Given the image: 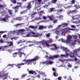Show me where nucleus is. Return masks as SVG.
Returning <instances> with one entry per match:
<instances>
[{
	"mask_svg": "<svg viewBox=\"0 0 80 80\" xmlns=\"http://www.w3.org/2000/svg\"><path fill=\"white\" fill-rule=\"evenodd\" d=\"M53 42V39L51 38H49V40L48 41L43 40L40 42V43H41L43 47H52V46H54L55 48H51L50 49L51 50H55L57 49V47L56 46V45L55 44L50 45L48 43H50Z\"/></svg>",
	"mask_w": 80,
	"mask_h": 80,
	"instance_id": "f257e3e1",
	"label": "nucleus"
},
{
	"mask_svg": "<svg viewBox=\"0 0 80 80\" xmlns=\"http://www.w3.org/2000/svg\"><path fill=\"white\" fill-rule=\"evenodd\" d=\"M18 31L20 32L21 34L23 35L22 36V37H40V36L42 35V34H40L39 33H37V34L35 35L31 36V32H29L26 35H25L26 33H27V32H26V30L24 29H19L18 30Z\"/></svg>",
	"mask_w": 80,
	"mask_h": 80,
	"instance_id": "f03ea898",
	"label": "nucleus"
},
{
	"mask_svg": "<svg viewBox=\"0 0 80 80\" xmlns=\"http://www.w3.org/2000/svg\"><path fill=\"white\" fill-rule=\"evenodd\" d=\"M39 58H40V57L38 56H36L34 58L32 59H24L22 60V62H26V63H26V64H27V65H29V64H30V63H32L33 61H35V60H38V59H39Z\"/></svg>",
	"mask_w": 80,
	"mask_h": 80,
	"instance_id": "7ed1b4c3",
	"label": "nucleus"
},
{
	"mask_svg": "<svg viewBox=\"0 0 80 80\" xmlns=\"http://www.w3.org/2000/svg\"><path fill=\"white\" fill-rule=\"evenodd\" d=\"M67 39L65 40L63 39H61V40L62 42L64 43H70V35H68L67 36Z\"/></svg>",
	"mask_w": 80,
	"mask_h": 80,
	"instance_id": "20e7f679",
	"label": "nucleus"
},
{
	"mask_svg": "<svg viewBox=\"0 0 80 80\" xmlns=\"http://www.w3.org/2000/svg\"><path fill=\"white\" fill-rule=\"evenodd\" d=\"M65 29L66 30H65L64 31H63V32H61L62 33V36L63 35V33H68L70 32V28H66Z\"/></svg>",
	"mask_w": 80,
	"mask_h": 80,
	"instance_id": "39448f33",
	"label": "nucleus"
},
{
	"mask_svg": "<svg viewBox=\"0 0 80 80\" xmlns=\"http://www.w3.org/2000/svg\"><path fill=\"white\" fill-rule=\"evenodd\" d=\"M63 31H64V29H61L60 31H59L57 30L55 32V33L57 35H61L62 36V32H63Z\"/></svg>",
	"mask_w": 80,
	"mask_h": 80,
	"instance_id": "423d86ee",
	"label": "nucleus"
},
{
	"mask_svg": "<svg viewBox=\"0 0 80 80\" xmlns=\"http://www.w3.org/2000/svg\"><path fill=\"white\" fill-rule=\"evenodd\" d=\"M68 25V24L67 23H64L62 25H59L58 27L56 28V30H58V29H59L60 27H63V28H64L65 27L67 26Z\"/></svg>",
	"mask_w": 80,
	"mask_h": 80,
	"instance_id": "0eeeda50",
	"label": "nucleus"
},
{
	"mask_svg": "<svg viewBox=\"0 0 80 80\" xmlns=\"http://www.w3.org/2000/svg\"><path fill=\"white\" fill-rule=\"evenodd\" d=\"M63 50L65 51L66 54L67 55V56L68 57V55L69 54V53H70V50H68L67 48L64 47L63 48Z\"/></svg>",
	"mask_w": 80,
	"mask_h": 80,
	"instance_id": "6e6552de",
	"label": "nucleus"
},
{
	"mask_svg": "<svg viewBox=\"0 0 80 80\" xmlns=\"http://www.w3.org/2000/svg\"><path fill=\"white\" fill-rule=\"evenodd\" d=\"M53 63V62L51 61H46L42 62V64H45L46 65H47V64H48V65H52Z\"/></svg>",
	"mask_w": 80,
	"mask_h": 80,
	"instance_id": "1a4fd4ad",
	"label": "nucleus"
},
{
	"mask_svg": "<svg viewBox=\"0 0 80 80\" xmlns=\"http://www.w3.org/2000/svg\"><path fill=\"white\" fill-rule=\"evenodd\" d=\"M8 76V73L7 74H4V75L3 76H2V73L0 72V78H2V77L4 78V79H6L7 78V77Z\"/></svg>",
	"mask_w": 80,
	"mask_h": 80,
	"instance_id": "9d476101",
	"label": "nucleus"
},
{
	"mask_svg": "<svg viewBox=\"0 0 80 80\" xmlns=\"http://www.w3.org/2000/svg\"><path fill=\"white\" fill-rule=\"evenodd\" d=\"M8 43H9V45H6L3 47V48H8L9 47H11V46H12L13 45V42H8Z\"/></svg>",
	"mask_w": 80,
	"mask_h": 80,
	"instance_id": "9b49d317",
	"label": "nucleus"
},
{
	"mask_svg": "<svg viewBox=\"0 0 80 80\" xmlns=\"http://www.w3.org/2000/svg\"><path fill=\"white\" fill-rule=\"evenodd\" d=\"M79 51H80V50H79L78 49H77L75 50H74L73 52L76 56H77V57H78L80 58V57L79 56H78V55L77 54V52H79Z\"/></svg>",
	"mask_w": 80,
	"mask_h": 80,
	"instance_id": "f8f14e48",
	"label": "nucleus"
},
{
	"mask_svg": "<svg viewBox=\"0 0 80 80\" xmlns=\"http://www.w3.org/2000/svg\"><path fill=\"white\" fill-rule=\"evenodd\" d=\"M52 71H55V72L53 73V75L54 77H57L58 76V74L57 73V71H56V69L54 68H52Z\"/></svg>",
	"mask_w": 80,
	"mask_h": 80,
	"instance_id": "ddd939ff",
	"label": "nucleus"
},
{
	"mask_svg": "<svg viewBox=\"0 0 80 80\" xmlns=\"http://www.w3.org/2000/svg\"><path fill=\"white\" fill-rule=\"evenodd\" d=\"M28 9H30L31 8H32V5H31V2H29L28 3V6L27 7Z\"/></svg>",
	"mask_w": 80,
	"mask_h": 80,
	"instance_id": "4468645a",
	"label": "nucleus"
},
{
	"mask_svg": "<svg viewBox=\"0 0 80 80\" xmlns=\"http://www.w3.org/2000/svg\"><path fill=\"white\" fill-rule=\"evenodd\" d=\"M28 72L29 74H34L35 75H37V73L35 72L33 70L30 71H28Z\"/></svg>",
	"mask_w": 80,
	"mask_h": 80,
	"instance_id": "2eb2a0df",
	"label": "nucleus"
},
{
	"mask_svg": "<svg viewBox=\"0 0 80 80\" xmlns=\"http://www.w3.org/2000/svg\"><path fill=\"white\" fill-rule=\"evenodd\" d=\"M47 27L46 26H40L39 27V30H43L44 29V28H46Z\"/></svg>",
	"mask_w": 80,
	"mask_h": 80,
	"instance_id": "dca6fc26",
	"label": "nucleus"
},
{
	"mask_svg": "<svg viewBox=\"0 0 80 80\" xmlns=\"http://www.w3.org/2000/svg\"><path fill=\"white\" fill-rule=\"evenodd\" d=\"M70 38H73V39H77V35H75L74 36L72 35L70 36Z\"/></svg>",
	"mask_w": 80,
	"mask_h": 80,
	"instance_id": "f3484780",
	"label": "nucleus"
},
{
	"mask_svg": "<svg viewBox=\"0 0 80 80\" xmlns=\"http://www.w3.org/2000/svg\"><path fill=\"white\" fill-rule=\"evenodd\" d=\"M74 7L76 9H79L80 8V6L78 5V3H77V4L74 5Z\"/></svg>",
	"mask_w": 80,
	"mask_h": 80,
	"instance_id": "a211bd4d",
	"label": "nucleus"
},
{
	"mask_svg": "<svg viewBox=\"0 0 80 80\" xmlns=\"http://www.w3.org/2000/svg\"><path fill=\"white\" fill-rule=\"evenodd\" d=\"M19 7H20L19 6H17L16 7H13V9H15V12H17V10L18 9V8H19Z\"/></svg>",
	"mask_w": 80,
	"mask_h": 80,
	"instance_id": "6ab92c4d",
	"label": "nucleus"
},
{
	"mask_svg": "<svg viewBox=\"0 0 80 80\" xmlns=\"http://www.w3.org/2000/svg\"><path fill=\"white\" fill-rule=\"evenodd\" d=\"M37 26H33L30 25L29 26V28H33V29H36L37 28Z\"/></svg>",
	"mask_w": 80,
	"mask_h": 80,
	"instance_id": "aec40b11",
	"label": "nucleus"
},
{
	"mask_svg": "<svg viewBox=\"0 0 80 80\" xmlns=\"http://www.w3.org/2000/svg\"><path fill=\"white\" fill-rule=\"evenodd\" d=\"M46 57L47 58V59H48V58H50V59H53L54 58V56H50L49 57H48V56H46Z\"/></svg>",
	"mask_w": 80,
	"mask_h": 80,
	"instance_id": "412c9836",
	"label": "nucleus"
},
{
	"mask_svg": "<svg viewBox=\"0 0 80 80\" xmlns=\"http://www.w3.org/2000/svg\"><path fill=\"white\" fill-rule=\"evenodd\" d=\"M48 18L50 19V20H53V19L54 18V16H48Z\"/></svg>",
	"mask_w": 80,
	"mask_h": 80,
	"instance_id": "4be33fe9",
	"label": "nucleus"
},
{
	"mask_svg": "<svg viewBox=\"0 0 80 80\" xmlns=\"http://www.w3.org/2000/svg\"><path fill=\"white\" fill-rule=\"evenodd\" d=\"M78 12V11H77L76 10H73L72 11H71V13H77V12Z\"/></svg>",
	"mask_w": 80,
	"mask_h": 80,
	"instance_id": "5701e85b",
	"label": "nucleus"
},
{
	"mask_svg": "<svg viewBox=\"0 0 80 80\" xmlns=\"http://www.w3.org/2000/svg\"><path fill=\"white\" fill-rule=\"evenodd\" d=\"M59 60H60L61 62H63L64 63H67V60H62V59H59Z\"/></svg>",
	"mask_w": 80,
	"mask_h": 80,
	"instance_id": "b1692460",
	"label": "nucleus"
},
{
	"mask_svg": "<svg viewBox=\"0 0 80 80\" xmlns=\"http://www.w3.org/2000/svg\"><path fill=\"white\" fill-rule=\"evenodd\" d=\"M57 0H52V1L51 2L53 4H55L57 3Z\"/></svg>",
	"mask_w": 80,
	"mask_h": 80,
	"instance_id": "393cba45",
	"label": "nucleus"
},
{
	"mask_svg": "<svg viewBox=\"0 0 80 80\" xmlns=\"http://www.w3.org/2000/svg\"><path fill=\"white\" fill-rule=\"evenodd\" d=\"M23 49V48H22L20 49H17L14 50H12V51H13V50H18V52H21V51H22V49Z\"/></svg>",
	"mask_w": 80,
	"mask_h": 80,
	"instance_id": "a878e982",
	"label": "nucleus"
},
{
	"mask_svg": "<svg viewBox=\"0 0 80 80\" xmlns=\"http://www.w3.org/2000/svg\"><path fill=\"white\" fill-rule=\"evenodd\" d=\"M43 13H44L43 11H41L39 13V14L40 16H42Z\"/></svg>",
	"mask_w": 80,
	"mask_h": 80,
	"instance_id": "bb28decb",
	"label": "nucleus"
},
{
	"mask_svg": "<svg viewBox=\"0 0 80 80\" xmlns=\"http://www.w3.org/2000/svg\"><path fill=\"white\" fill-rule=\"evenodd\" d=\"M27 63H23V62L21 63H20L18 64V65H19V66H22V65H24L25 64H26Z\"/></svg>",
	"mask_w": 80,
	"mask_h": 80,
	"instance_id": "cd10ccee",
	"label": "nucleus"
},
{
	"mask_svg": "<svg viewBox=\"0 0 80 80\" xmlns=\"http://www.w3.org/2000/svg\"><path fill=\"white\" fill-rule=\"evenodd\" d=\"M18 53L19 54V57H20V58H21V57H22V56L23 54V53L22 52H19Z\"/></svg>",
	"mask_w": 80,
	"mask_h": 80,
	"instance_id": "c85d7f7f",
	"label": "nucleus"
},
{
	"mask_svg": "<svg viewBox=\"0 0 80 80\" xmlns=\"http://www.w3.org/2000/svg\"><path fill=\"white\" fill-rule=\"evenodd\" d=\"M11 1L13 3H17L16 0H11Z\"/></svg>",
	"mask_w": 80,
	"mask_h": 80,
	"instance_id": "c756f323",
	"label": "nucleus"
},
{
	"mask_svg": "<svg viewBox=\"0 0 80 80\" xmlns=\"http://www.w3.org/2000/svg\"><path fill=\"white\" fill-rule=\"evenodd\" d=\"M54 9V8H51L50 9V10L49 11V13H51V12H52V11H53V10Z\"/></svg>",
	"mask_w": 80,
	"mask_h": 80,
	"instance_id": "7c9ffc66",
	"label": "nucleus"
},
{
	"mask_svg": "<svg viewBox=\"0 0 80 80\" xmlns=\"http://www.w3.org/2000/svg\"><path fill=\"white\" fill-rule=\"evenodd\" d=\"M1 20H2L3 21H4V22H7V20H6V18H1Z\"/></svg>",
	"mask_w": 80,
	"mask_h": 80,
	"instance_id": "2f4dec72",
	"label": "nucleus"
},
{
	"mask_svg": "<svg viewBox=\"0 0 80 80\" xmlns=\"http://www.w3.org/2000/svg\"><path fill=\"white\" fill-rule=\"evenodd\" d=\"M61 57H67L68 56L65 54H61Z\"/></svg>",
	"mask_w": 80,
	"mask_h": 80,
	"instance_id": "473e14b6",
	"label": "nucleus"
},
{
	"mask_svg": "<svg viewBox=\"0 0 80 80\" xmlns=\"http://www.w3.org/2000/svg\"><path fill=\"white\" fill-rule=\"evenodd\" d=\"M17 31L10 32V33H12V34L15 33H17Z\"/></svg>",
	"mask_w": 80,
	"mask_h": 80,
	"instance_id": "72a5a7b5",
	"label": "nucleus"
},
{
	"mask_svg": "<svg viewBox=\"0 0 80 80\" xmlns=\"http://www.w3.org/2000/svg\"><path fill=\"white\" fill-rule=\"evenodd\" d=\"M66 5H67L68 7H64V8H70V6H68V4H66Z\"/></svg>",
	"mask_w": 80,
	"mask_h": 80,
	"instance_id": "f704fd0d",
	"label": "nucleus"
},
{
	"mask_svg": "<svg viewBox=\"0 0 80 80\" xmlns=\"http://www.w3.org/2000/svg\"><path fill=\"white\" fill-rule=\"evenodd\" d=\"M22 18L21 17H18V20H19V21H21V20H22Z\"/></svg>",
	"mask_w": 80,
	"mask_h": 80,
	"instance_id": "c9c22d12",
	"label": "nucleus"
},
{
	"mask_svg": "<svg viewBox=\"0 0 80 80\" xmlns=\"http://www.w3.org/2000/svg\"><path fill=\"white\" fill-rule=\"evenodd\" d=\"M54 58H58L59 57V55H56L54 56Z\"/></svg>",
	"mask_w": 80,
	"mask_h": 80,
	"instance_id": "e433bc0d",
	"label": "nucleus"
},
{
	"mask_svg": "<svg viewBox=\"0 0 80 80\" xmlns=\"http://www.w3.org/2000/svg\"><path fill=\"white\" fill-rule=\"evenodd\" d=\"M42 18H41V17H39V18H36V20H41Z\"/></svg>",
	"mask_w": 80,
	"mask_h": 80,
	"instance_id": "4c0bfd02",
	"label": "nucleus"
},
{
	"mask_svg": "<svg viewBox=\"0 0 80 80\" xmlns=\"http://www.w3.org/2000/svg\"><path fill=\"white\" fill-rule=\"evenodd\" d=\"M57 17H58V18H59L60 20H61V18H63V16L61 15L59 17L57 16Z\"/></svg>",
	"mask_w": 80,
	"mask_h": 80,
	"instance_id": "58836bf2",
	"label": "nucleus"
},
{
	"mask_svg": "<svg viewBox=\"0 0 80 80\" xmlns=\"http://www.w3.org/2000/svg\"><path fill=\"white\" fill-rule=\"evenodd\" d=\"M39 3H40L42 0H36Z\"/></svg>",
	"mask_w": 80,
	"mask_h": 80,
	"instance_id": "ea45409f",
	"label": "nucleus"
},
{
	"mask_svg": "<svg viewBox=\"0 0 80 80\" xmlns=\"http://www.w3.org/2000/svg\"><path fill=\"white\" fill-rule=\"evenodd\" d=\"M25 40L22 41V40H20V41H19V42L20 43H23V42H25Z\"/></svg>",
	"mask_w": 80,
	"mask_h": 80,
	"instance_id": "a19ab883",
	"label": "nucleus"
},
{
	"mask_svg": "<svg viewBox=\"0 0 80 80\" xmlns=\"http://www.w3.org/2000/svg\"><path fill=\"white\" fill-rule=\"evenodd\" d=\"M57 11L58 12H62V11H63V9H61L60 10H58Z\"/></svg>",
	"mask_w": 80,
	"mask_h": 80,
	"instance_id": "79ce46f5",
	"label": "nucleus"
},
{
	"mask_svg": "<svg viewBox=\"0 0 80 80\" xmlns=\"http://www.w3.org/2000/svg\"><path fill=\"white\" fill-rule=\"evenodd\" d=\"M75 1L74 0H72V4H74V3H75Z\"/></svg>",
	"mask_w": 80,
	"mask_h": 80,
	"instance_id": "37998d69",
	"label": "nucleus"
},
{
	"mask_svg": "<svg viewBox=\"0 0 80 80\" xmlns=\"http://www.w3.org/2000/svg\"><path fill=\"white\" fill-rule=\"evenodd\" d=\"M0 43H3V41L2 39L0 40Z\"/></svg>",
	"mask_w": 80,
	"mask_h": 80,
	"instance_id": "c03bdc74",
	"label": "nucleus"
},
{
	"mask_svg": "<svg viewBox=\"0 0 80 80\" xmlns=\"http://www.w3.org/2000/svg\"><path fill=\"white\" fill-rule=\"evenodd\" d=\"M47 17L46 16H42V18H43V19H47Z\"/></svg>",
	"mask_w": 80,
	"mask_h": 80,
	"instance_id": "a18cd8bd",
	"label": "nucleus"
},
{
	"mask_svg": "<svg viewBox=\"0 0 80 80\" xmlns=\"http://www.w3.org/2000/svg\"><path fill=\"white\" fill-rule=\"evenodd\" d=\"M71 44H72V45H75L76 44V43L74 42H72V41H71Z\"/></svg>",
	"mask_w": 80,
	"mask_h": 80,
	"instance_id": "49530a36",
	"label": "nucleus"
},
{
	"mask_svg": "<svg viewBox=\"0 0 80 80\" xmlns=\"http://www.w3.org/2000/svg\"><path fill=\"white\" fill-rule=\"evenodd\" d=\"M48 6H49V5H46L43 6V7H44V8H45V7H48Z\"/></svg>",
	"mask_w": 80,
	"mask_h": 80,
	"instance_id": "de8ad7c7",
	"label": "nucleus"
},
{
	"mask_svg": "<svg viewBox=\"0 0 80 80\" xmlns=\"http://www.w3.org/2000/svg\"><path fill=\"white\" fill-rule=\"evenodd\" d=\"M22 25V23H18L16 25V26H20V25Z\"/></svg>",
	"mask_w": 80,
	"mask_h": 80,
	"instance_id": "09e8293b",
	"label": "nucleus"
},
{
	"mask_svg": "<svg viewBox=\"0 0 80 80\" xmlns=\"http://www.w3.org/2000/svg\"><path fill=\"white\" fill-rule=\"evenodd\" d=\"M50 33H48V34H47L46 35V36L47 37H49L50 36Z\"/></svg>",
	"mask_w": 80,
	"mask_h": 80,
	"instance_id": "8fccbe9b",
	"label": "nucleus"
},
{
	"mask_svg": "<svg viewBox=\"0 0 80 80\" xmlns=\"http://www.w3.org/2000/svg\"><path fill=\"white\" fill-rule=\"evenodd\" d=\"M53 27V26L52 25H50L48 26V28H52Z\"/></svg>",
	"mask_w": 80,
	"mask_h": 80,
	"instance_id": "3c124183",
	"label": "nucleus"
},
{
	"mask_svg": "<svg viewBox=\"0 0 80 80\" xmlns=\"http://www.w3.org/2000/svg\"><path fill=\"white\" fill-rule=\"evenodd\" d=\"M8 12L9 13V14H10V15H11V14H12V11L10 10H9Z\"/></svg>",
	"mask_w": 80,
	"mask_h": 80,
	"instance_id": "603ef678",
	"label": "nucleus"
},
{
	"mask_svg": "<svg viewBox=\"0 0 80 80\" xmlns=\"http://www.w3.org/2000/svg\"><path fill=\"white\" fill-rule=\"evenodd\" d=\"M53 22L54 23H57V20H54L53 21Z\"/></svg>",
	"mask_w": 80,
	"mask_h": 80,
	"instance_id": "864d4df0",
	"label": "nucleus"
},
{
	"mask_svg": "<svg viewBox=\"0 0 80 80\" xmlns=\"http://www.w3.org/2000/svg\"><path fill=\"white\" fill-rule=\"evenodd\" d=\"M6 37H7V35H6V34L3 36V37L4 38H6Z\"/></svg>",
	"mask_w": 80,
	"mask_h": 80,
	"instance_id": "5fc2aeb1",
	"label": "nucleus"
},
{
	"mask_svg": "<svg viewBox=\"0 0 80 80\" xmlns=\"http://www.w3.org/2000/svg\"><path fill=\"white\" fill-rule=\"evenodd\" d=\"M18 20V17L17 18L16 17V18H14L13 20Z\"/></svg>",
	"mask_w": 80,
	"mask_h": 80,
	"instance_id": "6e6d98bb",
	"label": "nucleus"
},
{
	"mask_svg": "<svg viewBox=\"0 0 80 80\" xmlns=\"http://www.w3.org/2000/svg\"><path fill=\"white\" fill-rule=\"evenodd\" d=\"M62 79V77H59L58 78V80H61V79Z\"/></svg>",
	"mask_w": 80,
	"mask_h": 80,
	"instance_id": "4d7b16f0",
	"label": "nucleus"
},
{
	"mask_svg": "<svg viewBox=\"0 0 80 80\" xmlns=\"http://www.w3.org/2000/svg\"><path fill=\"white\" fill-rule=\"evenodd\" d=\"M25 76H26V74H23L22 76V77L23 78V77H25Z\"/></svg>",
	"mask_w": 80,
	"mask_h": 80,
	"instance_id": "13d9d810",
	"label": "nucleus"
},
{
	"mask_svg": "<svg viewBox=\"0 0 80 80\" xmlns=\"http://www.w3.org/2000/svg\"><path fill=\"white\" fill-rule=\"evenodd\" d=\"M4 50H5V49L2 48H1V51H4Z\"/></svg>",
	"mask_w": 80,
	"mask_h": 80,
	"instance_id": "bf43d9fd",
	"label": "nucleus"
},
{
	"mask_svg": "<svg viewBox=\"0 0 80 80\" xmlns=\"http://www.w3.org/2000/svg\"><path fill=\"white\" fill-rule=\"evenodd\" d=\"M71 27L72 28H75V26L74 25H72Z\"/></svg>",
	"mask_w": 80,
	"mask_h": 80,
	"instance_id": "052dcab7",
	"label": "nucleus"
},
{
	"mask_svg": "<svg viewBox=\"0 0 80 80\" xmlns=\"http://www.w3.org/2000/svg\"><path fill=\"white\" fill-rule=\"evenodd\" d=\"M31 32L32 34H33V35H35V32H33L32 31H31Z\"/></svg>",
	"mask_w": 80,
	"mask_h": 80,
	"instance_id": "680f3d73",
	"label": "nucleus"
},
{
	"mask_svg": "<svg viewBox=\"0 0 80 80\" xmlns=\"http://www.w3.org/2000/svg\"><path fill=\"white\" fill-rule=\"evenodd\" d=\"M8 66H10V67H13V64H8Z\"/></svg>",
	"mask_w": 80,
	"mask_h": 80,
	"instance_id": "e2e57ef3",
	"label": "nucleus"
},
{
	"mask_svg": "<svg viewBox=\"0 0 80 80\" xmlns=\"http://www.w3.org/2000/svg\"><path fill=\"white\" fill-rule=\"evenodd\" d=\"M0 8H3V6L0 4Z\"/></svg>",
	"mask_w": 80,
	"mask_h": 80,
	"instance_id": "0e129e2a",
	"label": "nucleus"
},
{
	"mask_svg": "<svg viewBox=\"0 0 80 80\" xmlns=\"http://www.w3.org/2000/svg\"><path fill=\"white\" fill-rule=\"evenodd\" d=\"M25 11H22L21 12V14H23V13H25Z\"/></svg>",
	"mask_w": 80,
	"mask_h": 80,
	"instance_id": "69168bd1",
	"label": "nucleus"
},
{
	"mask_svg": "<svg viewBox=\"0 0 80 80\" xmlns=\"http://www.w3.org/2000/svg\"><path fill=\"white\" fill-rule=\"evenodd\" d=\"M41 75H45V73H43V72H41L40 73Z\"/></svg>",
	"mask_w": 80,
	"mask_h": 80,
	"instance_id": "338daca9",
	"label": "nucleus"
},
{
	"mask_svg": "<svg viewBox=\"0 0 80 80\" xmlns=\"http://www.w3.org/2000/svg\"><path fill=\"white\" fill-rule=\"evenodd\" d=\"M7 51H8V52H12V50H10V49H8V50H7Z\"/></svg>",
	"mask_w": 80,
	"mask_h": 80,
	"instance_id": "774afa93",
	"label": "nucleus"
}]
</instances>
